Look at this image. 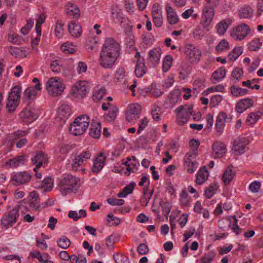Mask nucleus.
I'll return each instance as SVG.
<instances>
[{
    "mask_svg": "<svg viewBox=\"0 0 263 263\" xmlns=\"http://www.w3.org/2000/svg\"><path fill=\"white\" fill-rule=\"evenodd\" d=\"M78 180L74 176L66 174L59 179L58 186L63 196H66L75 189Z\"/></svg>",
    "mask_w": 263,
    "mask_h": 263,
    "instance_id": "1",
    "label": "nucleus"
},
{
    "mask_svg": "<svg viewBox=\"0 0 263 263\" xmlns=\"http://www.w3.org/2000/svg\"><path fill=\"white\" fill-rule=\"evenodd\" d=\"M89 121L88 116L83 115L74 120L70 125L69 130L71 134L75 136L82 135L87 129Z\"/></svg>",
    "mask_w": 263,
    "mask_h": 263,
    "instance_id": "2",
    "label": "nucleus"
},
{
    "mask_svg": "<svg viewBox=\"0 0 263 263\" xmlns=\"http://www.w3.org/2000/svg\"><path fill=\"white\" fill-rule=\"evenodd\" d=\"M21 91V88L19 86H15L12 88L6 104V107L9 112H13L18 106L20 100Z\"/></svg>",
    "mask_w": 263,
    "mask_h": 263,
    "instance_id": "3",
    "label": "nucleus"
},
{
    "mask_svg": "<svg viewBox=\"0 0 263 263\" xmlns=\"http://www.w3.org/2000/svg\"><path fill=\"white\" fill-rule=\"evenodd\" d=\"M184 54L190 63L197 64L200 61L202 52L198 47L193 44H187L185 47Z\"/></svg>",
    "mask_w": 263,
    "mask_h": 263,
    "instance_id": "4",
    "label": "nucleus"
},
{
    "mask_svg": "<svg viewBox=\"0 0 263 263\" xmlns=\"http://www.w3.org/2000/svg\"><path fill=\"white\" fill-rule=\"evenodd\" d=\"M48 93L54 96L61 95L65 89L64 85L56 77L50 78L46 84Z\"/></svg>",
    "mask_w": 263,
    "mask_h": 263,
    "instance_id": "5",
    "label": "nucleus"
},
{
    "mask_svg": "<svg viewBox=\"0 0 263 263\" xmlns=\"http://www.w3.org/2000/svg\"><path fill=\"white\" fill-rule=\"evenodd\" d=\"M120 50V44L114 39L109 38L105 40L101 51L118 58Z\"/></svg>",
    "mask_w": 263,
    "mask_h": 263,
    "instance_id": "6",
    "label": "nucleus"
},
{
    "mask_svg": "<svg viewBox=\"0 0 263 263\" xmlns=\"http://www.w3.org/2000/svg\"><path fill=\"white\" fill-rule=\"evenodd\" d=\"M250 27L245 23L241 24L233 28L230 35L235 41H242L250 33Z\"/></svg>",
    "mask_w": 263,
    "mask_h": 263,
    "instance_id": "7",
    "label": "nucleus"
},
{
    "mask_svg": "<svg viewBox=\"0 0 263 263\" xmlns=\"http://www.w3.org/2000/svg\"><path fill=\"white\" fill-rule=\"evenodd\" d=\"M91 154L89 151H83L79 154H75L71 157V170L77 171L80 166L83 165L91 157Z\"/></svg>",
    "mask_w": 263,
    "mask_h": 263,
    "instance_id": "8",
    "label": "nucleus"
},
{
    "mask_svg": "<svg viewBox=\"0 0 263 263\" xmlns=\"http://www.w3.org/2000/svg\"><path fill=\"white\" fill-rule=\"evenodd\" d=\"M18 216V209L15 207L3 215L1 219V223L6 229H8L16 222Z\"/></svg>",
    "mask_w": 263,
    "mask_h": 263,
    "instance_id": "9",
    "label": "nucleus"
},
{
    "mask_svg": "<svg viewBox=\"0 0 263 263\" xmlns=\"http://www.w3.org/2000/svg\"><path fill=\"white\" fill-rule=\"evenodd\" d=\"M40 114V110L39 108L28 105L22 111L20 117L26 120L27 122L31 123L38 118Z\"/></svg>",
    "mask_w": 263,
    "mask_h": 263,
    "instance_id": "10",
    "label": "nucleus"
},
{
    "mask_svg": "<svg viewBox=\"0 0 263 263\" xmlns=\"http://www.w3.org/2000/svg\"><path fill=\"white\" fill-rule=\"evenodd\" d=\"M89 91L87 82L79 81L77 82L71 87V94L76 97H84Z\"/></svg>",
    "mask_w": 263,
    "mask_h": 263,
    "instance_id": "11",
    "label": "nucleus"
},
{
    "mask_svg": "<svg viewBox=\"0 0 263 263\" xmlns=\"http://www.w3.org/2000/svg\"><path fill=\"white\" fill-rule=\"evenodd\" d=\"M31 176L27 172H14L11 174V181L13 184L18 185L25 184L30 181Z\"/></svg>",
    "mask_w": 263,
    "mask_h": 263,
    "instance_id": "12",
    "label": "nucleus"
},
{
    "mask_svg": "<svg viewBox=\"0 0 263 263\" xmlns=\"http://www.w3.org/2000/svg\"><path fill=\"white\" fill-rule=\"evenodd\" d=\"M198 166V163L194 159L192 153L186 154L183 159V167L185 170L189 174L195 172Z\"/></svg>",
    "mask_w": 263,
    "mask_h": 263,
    "instance_id": "13",
    "label": "nucleus"
},
{
    "mask_svg": "<svg viewBox=\"0 0 263 263\" xmlns=\"http://www.w3.org/2000/svg\"><path fill=\"white\" fill-rule=\"evenodd\" d=\"M108 154L102 152L98 154L93 160L92 172L98 174L101 172L105 165L106 159Z\"/></svg>",
    "mask_w": 263,
    "mask_h": 263,
    "instance_id": "14",
    "label": "nucleus"
},
{
    "mask_svg": "<svg viewBox=\"0 0 263 263\" xmlns=\"http://www.w3.org/2000/svg\"><path fill=\"white\" fill-rule=\"evenodd\" d=\"M118 58L108 54L104 51L100 52V64L104 68H111Z\"/></svg>",
    "mask_w": 263,
    "mask_h": 263,
    "instance_id": "15",
    "label": "nucleus"
},
{
    "mask_svg": "<svg viewBox=\"0 0 263 263\" xmlns=\"http://www.w3.org/2000/svg\"><path fill=\"white\" fill-rule=\"evenodd\" d=\"M141 107L138 104H133L129 106L125 116L127 121L133 122L139 118Z\"/></svg>",
    "mask_w": 263,
    "mask_h": 263,
    "instance_id": "16",
    "label": "nucleus"
},
{
    "mask_svg": "<svg viewBox=\"0 0 263 263\" xmlns=\"http://www.w3.org/2000/svg\"><path fill=\"white\" fill-rule=\"evenodd\" d=\"M215 15V10L213 7L205 5L202 14V20L205 26L209 25L212 22Z\"/></svg>",
    "mask_w": 263,
    "mask_h": 263,
    "instance_id": "17",
    "label": "nucleus"
},
{
    "mask_svg": "<svg viewBox=\"0 0 263 263\" xmlns=\"http://www.w3.org/2000/svg\"><path fill=\"white\" fill-rule=\"evenodd\" d=\"M213 155L215 158H220L227 152L226 145L222 142L216 141L212 145Z\"/></svg>",
    "mask_w": 263,
    "mask_h": 263,
    "instance_id": "18",
    "label": "nucleus"
},
{
    "mask_svg": "<svg viewBox=\"0 0 263 263\" xmlns=\"http://www.w3.org/2000/svg\"><path fill=\"white\" fill-rule=\"evenodd\" d=\"M161 52V49L159 48H154L149 51L148 62L151 66H155L159 63Z\"/></svg>",
    "mask_w": 263,
    "mask_h": 263,
    "instance_id": "19",
    "label": "nucleus"
},
{
    "mask_svg": "<svg viewBox=\"0 0 263 263\" xmlns=\"http://www.w3.org/2000/svg\"><path fill=\"white\" fill-rule=\"evenodd\" d=\"M31 160L32 164L36 165V166L33 168V171L36 172V169L41 167L43 163L47 162V156L44 152L40 151L36 153Z\"/></svg>",
    "mask_w": 263,
    "mask_h": 263,
    "instance_id": "20",
    "label": "nucleus"
},
{
    "mask_svg": "<svg viewBox=\"0 0 263 263\" xmlns=\"http://www.w3.org/2000/svg\"><path fill=\"white\" fill-rule=\"evenodd\" d=\"M254 101L251 98H245L240 100L236 105V111L241 114L248 108L253 106Z\"/></svg>",
    "mask_w": 263,
    "mask_h": 263,
    "instance_id": "21",
    "label": "nucleus"
},
{
    "mask_svg": "<svg viewBox=\"0 0 263 263\" xmlns=\"http://www.w3.org/2000/svg\"><path fill=\"white\" fill-rule=\"evenodd\" d=\"M245 138H238L235 140L232 150L235 155H241L245 152L246 145Z\"/></svg>",
    "mask_w": 263,
    "mask_h": 263,
    "instance_id": "22",
    "label": "nucleus"
},
{
    "mask_svg": "<svg viewBox=\"0 0 263 263\" xmlns=\"http://www.w3.org/2000/svg\"><path fill=\"white\" fill-rule=\"evenodd\" d=\"M165 10L168 23L171 25L176 24L179 21V17L176 12L170 4L166 5Z\"/></svg>",
    "mask_w": 263,
    "mask_h": 263,
    "instance_id": "23",
    "label": "nucleus"
},
{
    "mask_svg": "<svg viewBox=\"0 0 263 263\" xmlns=\"http://www.w3.org/2000/svg\"><path fill=\"white\" fill-rule=\"evenodd\" d=\"M254 10L249 6H243L238 10V16L240 19H249L253 17Z\"/></svg>",
    "mask_w": 263,
    "mask_h": 263,
    "instance_id": "24",
    "label": "nucleus"
},
{
    "mask_svg": "<svg viewBox=\"0 0 263 263\" xmlns=\"http://www.w3.org/2000/svg\"><path fill=\"white\" fill-rule=\"evenodd\" d=\"M29 209L36 210L40 206L39 195L35 191L31 192L29 194Z\"/></svg>",
    "mask_w": 263,
    "mask_h": 263,
    "instance_id": "25",
    "label": "nucleus"
},
{
    "mask_svg": "<svg viewBox=\"0 0 263 263\" xmlns=\"http://www.w3.org/2000/svg\"><path fill=\"white\" fill-rule=\"evenodd\" d=\"M232 21L230 18L221 20L216 26L217 33L219 35L224 34L229 26L231 24Z\"/></svg>",
    "mask_w": 263,
    "mask_h": 263,
    "instance_id": "26",
    "label": "nucleus"
},
{
    "mask_svg": "<svg viewBox=\"0 0 263 263\" xmlns=\"http://www.w3.org/2000/svg\"><path fill=\"white\" fill-rule=\"evenodd\" d=\"M68 29L71 36L79 37L82 33L81 26L78 22H71L68 26Z\"/></svg>",
    "mask_w": 263,
    "mask_h": 263,
    "instance_id": "27",
    "label": "nucleus"
},
{
    "mask_svg": "<svg viewBox=\"0 0 263 263\" xmlns=\"http://www.w3.org/2000/svg\"><path fill=\"white\" fill-rule=\"evenodd\" d=\"M209 176V172L205 166L201 167L198 171L196 176V183L201 185L208 180Z\"/></svg>",
    "mask_w": 263,
    "mask_h": 263,
    "instance_id": "28",
    "label": "nucleus"
},
{
    "mask_svg": "<svg viewBox=\"0 0 263 263\" xmlns=\"http://www.w3.org/2000/svg\"><path fill=\"white\" fill-rule=\"evenodd\" d=\"M101 125L100 122L93 121L91 124L89 135L93 138H99L101 134Z\"/></svg>",
    "mask_w": 263,
    "mask_h": 263,
    "instance_id": "29",
    "label": "nucleus"
},
{
    "mask_svg": "<svg viewBox=\"0 0 263 263\" xmlns=\"http://www.w3.org/2000/svg\"><path fill=\"white\" fill-rule=\"evenodd\" d=\"M25 158L24 156H18L8 160L6 164L12 168H16L24 164Z\"/></svg>",
    "mask_w": 263,
    "mask_h": 263,
    "instance_id": "30",
    "label": "nucleus"
},
{
    "mask_svg": "<svg viewBox=\"0 0 263 263\" xmlns=\"http://www.w3.org/2000/svg\"><path fill=\"white\" fill-rule=\"evenodd\" d=\"M146 68L145 65L144 59H140L137 61V63L135 69V73L136 77L138 78L142 77L145 73Z\"/></svg>",
    "mask_w": 263,
    "mask_h": 263,
    "instance_id": "31",
    "label": "nucleus"
},
{
    "mask_svg": "<svg viewBox=\"0 0 263 263\" xmlns=\"http://www.w3.org/2000/svg\"><path fill=\"white\" fill-rule=\"evenodd\" d=\"M224 118H226V116L223 111L220 112L216 118V130L219 134L223 132L225 126L226 122L224 121Z\"/></svg>",
    "mask_w": 263,
    "mask_h": 263,
    "instance_id": "32",
    "label": "nucleus"
},
{
    "mask_svg": "<svg viewBox=\"0 0 263 263\" xmlns=\"http://www.w3.org/2000/svg\"><path fill=\"white\" fill-rule=\"evenodd\" d=\"M58 116L62 120L67 119L71 114L70 107L67 104H62L57 111Z\"/></svg>",
    "mask_w": 263,
    "mask_h": 263,
    "instance_id": "33",
    "label": "nucleus"
},
{
    "mask_svg": "<svg viewBox=\"0 0 263 263\" xmlns=\"http://www.w3.org/2000/svg\"><path fill=\"white\" fill-rule=\"evenodd\" d=\"M235 175L232 166L228 167L224 171L222 179L225 185L229 184L232 180Z\"/></svg>",
    "mask_w": 263,
    "mask_h": 263,
    "instance_id": "34",
    "label": "nucleus"
},
{
    "mask_svg": "<svg viewBox=\"0 0 263 263\" xmlns=\"http://www.w3.org/2000/svg\"><path fill=\"white\" fill-rule=\"evenodd\" d=\"M226 77L225 69L219 68L215 70L212 74L211 79L213 84H216L221 81Z\"/></svg>",
    "mask_w": 263,
    "mask_h": 263,
    "instance_id": "35",
    "label": "nucleus"
},
{
    "mask_svg": "<svg viewBox=\"0 0 263 263\" xmlns=\"http://www.w3.org/2000/svg\"><path fill=\"white\" fill-rule=\"evenodd\" d=\"M216 252L214 250H211L204 253L200 257V260L201 263H212L215 259L216 256Z\"/></svg>",
    "mask_w": 263,
    "mask_h": 263,
    "instance_id": "36",
    "label": "nucleus"
},
{
    "mask_svg": "<svg viewBox=\"0 0 263 263\" xmlns=\"http://www.w3.org/2000/svg\"><path fill=\"white\" fill-rule=\"evenodd\" d=\"M109 105V110L108 112L105 115V117L106 120L109 122H112L116 119L118 112V108L115 105L111 104Z\"/></svg>",
    "mask_w": 263,
    "mask_h": 263,
    "instance_id": "37",
    "label": "nucleus"
},
{
    "mask_svg": "<svg viewBox=\"0 0 263 263\" xmlns=\"http://www.w3.org/2000/svg\"><path fill=\"white\" fill-rule=\"evenodd\" d=\"M122 164L127 166V170L130 173L134 172L133 168L130 166H137L139 165V162L135 156L127 157V160L122 161Z\"/></svg>",
    "mask_w": 263,
    "mask_h": 263,
    "instance_id": "38",
    "label": "nucleus"
},
{
    "mask_svg": "<svg viewBox=\"0 0 263 263\" xmlns=\"http://www.w3.org/2000/svg\"><path fill=\"white\" fill-rule=\"evenodd\" d=\"M66 7L68 15L73 16L75 17H78L80 16L79 9L77 5L68 3Z\"/></svg>",
    "mask_w": 263,
    "mask_h": 263,
    "instance_id": "39",
    "label": "nucleus"
},
{
    "mask_svg": "<svg viewBox=\"0 0 263 263\" xmlns=\"http://www.w3.org/2000/svg\"><path fill=\"white\" fill-rule=\"evenodd\" d=\"M243 49L242 47H235L233 50L230 52L228 58L231 62L235 61L243 52Z\"/></svg>",
    "mask_w": 263,
    "mask_h": 263,
    "instance_id": "40",
    "label": "nucleus"
},
{
    "mask_svg": "<svg viewBox=\"0 0 263 263\" xmlns=\"http://www.w3.org/2000/svg\"><path fill=\"white\" fill-rule=\"evenodd\" d=\"M153 194V190H149L147 188L143 189V194L141 200L143 206H147Z\"/></svg>",
    "mask_w": 263,
    "mask_h": 263,
    "instance_id": "41",
    "label": "nucleus"
},
{
    "mask_svg": "<svg viewBox=\"0 0 263 263\" xmlns=\"http://www.w3.org/2000/svg\"><path fill=\"white\" fill-rule=\"evenodd\" d=\"M135 185V182H130L129 184L126 185L122 191L119 193L118 196L122 198L126 197L128 194L133 192Z\"/></svg>",
    "mask_w": 263,
    "mask_h": 263,
    "instance_id": "42",
    "label": "nucleus"
},
{
    "mask_svg": "<svg viewBox=\"0 0 263 263\" xmlns=\"http://www.w3.org/2000/svg\"><path fill=\"white\" fill-rule=\"evenodd\" d=\"M146 93H151L156 98L160 97L163 93L160 89L156 87V84H152L149 87L145 88Z\"/></svg>",
    "mask_w": 263,
    "mask_h": 263,
    "instance_id": "43",
    "label": "nucleus"
},
{
    "mask_svg": "<svg viewBox=\"0 0 263 263\" xmlns=\"http://www.w3.org/2000/svg\"><path fill=\"white\" fill-rule=\"evenodd\" d=\"M177 114V122L179 125L185 124L190 117L183 111H176Z\"/></svg>",
    "mask_w": 263,
    "mask_h": 263,
    "instance_id": "44",
    "label": "nucleus"
},
{
    "mask_svg": "<svg viewBox=\"0 0 263 263\" xmlns=\"http://www.w3.org/2000/svg\"><path fill=\"white\" fill-rule=\"evenodd\" d=\"M260 112H253L249 114L246 119V123L248 125L255 124L260 118Z\"/></svg>",
    "mask_w": 263,
    "mask_h": 263,
    "instance_id": "45",
    "label": "nucleus"
},
{
    "mask_svg": "<svg viewBox=\"0 0 263 263\" xmlns=\"http://www.w3.org/2000/svg\"><path fill=\"white\" fill-rule=\"evenodd\" d=\"M46 15L44 13L35 14L34 15V20H36V25L35 27V30H41V25L45 22Z\"/></svg>",
    "mask_w": 263,
    "mask_h": 263,
    "instance_id": "46",
    "label": "nucleus"
},
{
    "mask_svg": "<svg viewBox=\"0 0 263 263\" xmlns=\"http://www.w3.org/2000/svg\"><path fill=\"white\" fill-rule=\"evenodd\" d=\"M262 43L258 38H254L248 44V48L250 51H257L261 48Z\"/></svg>",
    "mask_w": 263,
    "mask_h": 263,
    "instance_id": "47",
    "label": "nucleus"
},
{
    "mask_svg": "<svg viewBox=\"0 0 263 263\" xmlns=\"http://www.w3.org/2000/svg\"><path fill=\"white\" fill-rule=\"evenodd\" d=\"M173 58L171 55H167L163 60L162 70L163 72H167L172 65Z\"/></svg>",
    "mask_w": 263,
    "mask_h": 263,
    "instance_id": "48",
    "label": "nucleus"
},
{
    "mask_svg": "<svg viewBox=\"0 0 263 263\" xmlns=\"http://www.w3.org/2000/svg\"><path fill=\"white\" fill-rule=\"evenodd\" d=\"M190 197L186 191L185 189L183 190L180 196V202L181 205L188 206L190 204Z\"/></svg>",
    "mask_w": 263,
    "mask_h": 263,
    "instance_id": "49",
    "label": "nucleus"
},
{
    "mask_svg": "<svg viewBox=\"0 0 263 263\" xmlns=\"http://www.w3.org/2000/svg\"><path fill=\"white\" fill-rule=\"evenodd\" d=\"M229 48V44L225 39L222 40L215 47L216 50L219 53L228 50Z\"/></svg>",
    "mask_w": 263,
    "mask_h": 263,
    "instance_id": "50",
    "label": "nucleus"
},
{
    "mask_svg": "<svg viewBox=\"0 0 263 263\" xmlns=\"http://www.w3.org/2000/svg\"><path fill=\"white\" fill-rule=\"evenodd\" d=\"M53 187V182L52 179L50 177L45 178L42 183V187L44 189L45 191L49 192Z\"/></svg>",
    "mask_w": 263,
    "mask_h": 263,
    "instance_id": "51",
    "label": "nucleus"
},
{
    "mask_svg": "<svg viewBox=\"0 0 263 263\" xmlns=\"http://www.w3.org/2000/svg\"><path fill=\"white\" fill-rule=\"evenodd\" d=\"M160 206L161 208L162 213L164 216L166 218H167L172 208L170 203L168 202L162 201L160 203Z\"/></svg>",
    "mask_w": 263,
    "mask_h": 263,
    "instance_id": "52",
    "label": "nucleus"
},
{
    "mask_svg": "<svg viewBox=\"0 0 263 263\" xmlns=\"http://www.w3.org/2000/svg\"><path fill=\"white\" fill-rule=\"evenodd\" d=\"M57 244L60 248L66 249L70 247L71 241L66 237L63 236L57 240Z\"/></svg>",
    "mask_w": 263,
    "mask_h": 263,
    "instance_id": "53",
    "label": "nucleus"
},
{
    "mask_svg": "<svg viewBox=\"0 0 263 263\" xmlns=\"http://www.w3.org/2000/svg\"><path fill=\"white\" fill-rule=\"evenodd\" d=\"M153 17V22L158 28H160L162 26L163 24V16L162 13L152 14Z\"/></svg>",
    "mask_w": 263,
    "mask_h": 263,
    "instance_id": "54",
    "label": "nucleus"
},
{
    "mask_svg": "<svg viewBox=\"0 0 263 263\" xmlns=\"http://www.w3.org/2000/svg\"><path fill=\"white\" fill-rule=\"evenodd\" d=\"M36 91L33 87L27 88L24 91V97L25 98L29 100H34L36 98Z\"/></svg>",
    "mask_w": 263,
    "mask_h": 263,
    "instance_id": "55",
    "label": "nucleus"
},
{
    "mask_svg": "<svg viewBox=\"0 0 263 263\" xmlns=\"http://www.w3.org/2000/svg\"><path fill=\"white\" fill-rule=\"evenodd\" d=\"M61 49L65 53H73L76 51L75 46L69 42L64 43L61 46Z\"/></svg>",
    "mask_w": 263,
    "mask_h": 263,
    "instance_id": "56",
    "label": "nucleus"
},
{
    "mask_svg": "<svg viewBox=\"0 0 263 263\" xmlns=\"http://www.w3.org/2000/svg\"><path fill=\"white\" fill-rule=\"evenodd\" d=\"M106 93V89L102 87L99 89L96 90L92 95V98L94 100H100L102 99L104 95Z\"/></svg>",
    "mask_w": 263,
    "mask_h": 263,
    "instance_id": "57",
    "label": "nucleus"
},
{
    "mask_svg": "<svg viewBox=\"0 0 263 263\" xmlns=\"http://www.w3.org/2000/svg\"><path fill=\"white\" fill-rule=\"evenodd\" d=\"M55 34L58 37L60 38L63 36L64 28L63 24L61 21H58L55 26Z\"/></svg>",
    "mask_w": 263,
    "mask_h": 263,
    "instance_id": "58",
    "label": "nucleus"
},
{
    "mask_svg": "<svg viewBox=\"0 0 263 263\" xmlns=\"http://www.w3.org/2000/svg\"><path fill=\"white\" fill-rule=\"evenodd\" d=\"M61 62L59 60H54L51 62L50 67L51 70L55 72L59 73L62 70Z\"/></svg>",
    "mask_w": 263,
    "mask_h": 263,
    "instance_id": "59",
    "label": "nucleus"
},
{
    "mask_svg": "<svg viewBox=\"0 0 263 263\" xmlns=\"http://www.w3.org/2000/svg\"><path fill=\"white\" fill-rule=\"evenodd\" d=\"M194 11V9L193 8H191L189 9L186 10L184 11L182 14L181 16L184 19H187L190 17V16H192L194 19H195L197 17L198 14L197 13L193 14Z\"/></svg>",
    "mask_w": 263,
    "mask_h": 263,
    "instance_id": "60",
    "label": "nucleus"
},
{
    "mask_svg": "<svg viewBox=\"0 0 263 263\" xmlns=\"http://www.w3.org/2000/svg\"><path fill=\"white\" fill-rule=\"evenodd\" d=\"M222 101V96L219 95L213 96L211 97L210 100V105L212 107H216Z\"/></svg>",
    "mask_w": 263,
    "mask_h": 263,
    "instance_id": "61",
    "label": "nucleus"
},
{
    "mask_svg": "<svg viewBox=\"0 0 263 263\" xmlns=\"http://www.w3.org/2000/svg\"><path fill=\"white\" fill-rule=\"evenodd\" d=\"M260 187L261 184L260 182L258 181H254L249 185V189L251 192L256 193L259 191Z\"/></svg>",
    "mask_w": 263,
    "mask_h": 263,
    "instance_id": "62",
    "label": "nucleus"
},
{
    "mask_svg": "<svg viewBox=\"0 0 263 263\" xmlns=\"http://www.w3.org/2000/svg\"><path fill=\"white\" fill-rule=\"evenodd\" d=\"M193 36L196 40H201L204 36V31L200 27H197L193 33Z\"/></svg>",
    "mask_w": 263,
    "mask_h": 263,
    "instance_id": "63",
    "label": "nucleus"
},
{
    "mask_svg": "<svg viewBox=\"0 0 263 263\" xmlns=\"http://www.w3.org/2000/svg\"><path fill=\"white\" fill-rule=\"evenodd\" d=\"M113 257L116 263H129L127 257L122 254H114Z\"/></svg>",
    "mask_w": 263,
    "mask_h": 263,
    "instance_id": "64",
    "label": "nucleus"
}]
</instances>
